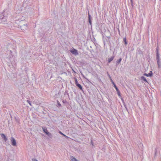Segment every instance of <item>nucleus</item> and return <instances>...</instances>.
Wrapping results in <instances>:
<instances>
[{"label": "nucleus", "instance_id": "nucleus-1", "mask_svg": "<svg viewBox=\"0 0 161 161\" xmlns=\"http://www.w3.org/2000/svg\"><path fill=\"white\" fill-rule=\"evenodd\" d=\"M70 51L71 53L75 55H77L78 54L77 51L74 48L71 50Z\"/></svg>", "mask_w": 161, "mask_h": 161}, {"label": "nucleus", "instance_id": "nucleus-2", "mask_svg": "<svg viewBox=\"0 0 161 161\" xmlns=\"http://www.w3.org/2000/svg\"><path fill=\"white\" fill-rule=\"evenodd\" d=\"M11 144L14 146H16V142L15 139L14 138L12 137L11 139Z\"/></svg>", "mask_w": 161, "mask_h": 161}, {"label": "nucleus", "instance_id": "nucleus-3", "mask_svg": "<svg viewBox=\"0 0 161 161\" xmlns=\"http://www.w3.org/2000/svg\"><path fill=\"white\" fill-rule=\"evenodd\" d=\"M43 131L47 134L48 135L50 134L49 132L48 131L47 128L45 127H43L42 128Z\"/></svg>", "mask_w": 161, "mask_h": 161}, {"label": "nucleus", "instance_id": "nucleus-4", "mask_svg": "<svg viewBox=\"0 0 161 161\" xmlns=\"http://www.w3.org/2000/svg\"><path fill=\"white\" fill-rule=\"evenodd\" d=\"M152 75H153V73L152 71H150L148 74L145 73L144 74V75H145L147 77L152 76Z\"/></svg>", "mask_w": 161, "mask_h": 161}, {"label": "nucleus", "instance_id": "nucleus-5", "mask_svg": "<svg viewBox=\"0 0 161 161\" xmlns=\"http://www.w3.org/2000/svg\"><path fill=\"white\" fill-rule=\"evenodd\" d=\"M156 57H157V63L158 64V66L159 67H160V65H159V54H156Z\"/></svg>", "mask_w": 161, "mask_h": 161}, {"label": "nucleus", "instance_id": "nucleus-6", "mask_svg": "<svg viewBox=\"0 0 161 161\" xmlns=\"http://www.w3.org/2000/svg\"><path fill=\"white\" fill-rule=\"evenodd\" d=\"M1 136L2 138L5 141H6L7 140V139L6 137L3 134H1Z\"/></svg>", "mask_w": 161, "mask_h": 161}, {"label": "nucleus", "instance_id": "nucleus-7", "mask_svg": "<svg viewBox=\"0 0 161 161\" xmlns=\"http://www.w3.org/2000/svg\"><path fill=\"white\" fill-rule=\"evenodd\" d=\"M114 58V56H112L111 57L108 58V63H110V62L111 61H112L113 59Z\"/></svg>", "mask_w": 161, "mask_h": 161}, {"label": "nucleus", "instance_id": "nucleus-8", "mask_svg": "<svg viewBox=\"0 0 161 161\" xmlns=\"http://www.w3.org/2000/svg\"><path fill=\"white\" fill-rule=\"evenodd\" d=\"M76 85L80 88V90H82V86H81V85L80 84H78Z\"/></svg>", "mask_w": 161, "mask_h": 161}, {"label": "nucleus", "instance_id": "nucleus-9", "mask_svg": "<svg viewBox=\"0 0 161 161\" xmlns=\"http://www.w3.org/2000/svg\"><path fill=\"white\" fill-rule=\"evenodd\" d=\"M117 94L118 95V96H119V97L121 98V99L122 100V101H123V98H121V94H120V91H119L118 92H117Z\"/></svg>", "mask_w": 161, "mask_h": 161}, {"label": "nucleus", "instance_id": "nucleus-10", "mask_svg": "<svg viewBox=\"0 0 161 161\" xmlns=\"http://www.w3.org/2000/svg\"><path fill=\"white\" fill-rule=\"evenodd\" d=\"M71 159L72 161H78L73 156L71 157Z\"/></svg>", "mask_w": 161, "mask_h": 161}, {"label": "nucleus", "instance_id": "nucleus-11", "mask_svg": "<svg viewBox=\"0 0 161 161\" xmlns=\"http://www.w3.org/2000/svg\"><path fill=\"white\" fill-rule=\"evenodd\" d=\"M141 78L144 81L146 82H147L146 79L144 77L142 76L141 77Z\"/></svg>", "mask_w": 161, "mask_h": 161}, {"label": "nucleus", "instance_id": "nucleus-12", "mask_svg": "<svg viewBox=\"0 0 161 161\" xmlns=\"http://www.w3.org/2000/svg\"><path fill=\"white\" fill-rule=\"evenodd\" d=\"M59 133L60 134H61L62 135H63L65 137H66V138H68V137L67 136H66L62 132H61L60 131H59Z\"/></svg>", "mask_w": 161, "mask_h": 161}, {"label": "nucleus", "instance_id": "nucleus-13", "mask_svg": "<svg viewBox=\"0 0 161 161\" xmlns=\"http://www.w3.org/2000/svg\"><path fill=\"white\" fill-rule=\"evenodd\" d=\"M121 58H120L117 61V64H119L120 63V62L121 61Z\"/></svg>", "mask_w": 161, "mask_h": 161}, {"label": "nucleus", "instance_id": "nucleus-14", "mask_svg": "<svg viewBox=\"0 0 161 161\" xmlns=\"http://www.w3.org/2000/svg\"><path fill=\"white\" fill-rule=\"evenodd\" d=\"M88 18H89V22L90 24H91V19H90V14H88Z\"/></svg>", "mask_w": 161, "mask_h": 161}, {"label": "nucleus", "instance_id": "nucleus-15", "mask_svg": "<svg viewBox=\"0 0 161 161\" xmlns=\"http://www.w3.org/2000/svg\"><path fill=\"white\" fill-rule=\"evenodd\" d=\"M75 84H76V85H77L78 84H79L78 83L77 80L76 78H75Z\"/></svg>", "mask_w": 161, "mask_h": 161}, {"label": "nucleus", "instance_id": "nucleus-16", "mask_svg": "<svg viewBox=\"0 0 161 161\" xmlns=\"http://www.w3.org/2000/svg\"><path fill=\"white\" fill-rule=\"evenodd\" d=\"M156 54H159L158 49V48H157V49H156Z\"/></svg>", "mask_w": 161, "mask_h": 161}, {"label": "nucleus", "instance_id": "nucleus-17", "mask_svg": "<svg viewBox=\"0 0 161 161\" xmlns=\"http://www.w3.org/2000/svg\"><path fill=\"white\" fill-rule=\"evenodd\" d=\"M124 41H125V44L126 45V44H127V42H126V39H125H125H124Z\"/></svg>", "mask_w": 161, "mask_h": 161}, {"label": "nucleus", "instance_id": "nucleus-18", "mask_svg": "<svg viewBox=\"0 0 161 161\" xmlns=\"http://www.w3.org/2000/svg\"><path fill=\"white\" fill-rule=\"evenodd\" d=\"M115 89H116L117 92L119 91L117 87L115 88Z\"/></svg>", "mask_w": 161, "mask_h": 161}, {"label": "nucleus", "instance_id": "nucleus-19", "mask_svg": "<svg viewBox=\"0 0 161 161\" xmlns=\"http://www.w3.org/2000/svg\"><path fill=\"white\" fill-rule=\"evenodd\" d=\"M32 161H38L35 159H32Z\"/></svg>", "mask_w": 161, "mask_h": 161}, {"label": "nucleus", "instance_id": "nucleus-20", "mask_svg": "<svg viewBox=\"0 0 161 161\" xmlns=\"http://www.w3.org/2000/svg\"><path fill=\"white\" fill-rule=\"evenodd\" d=\"M27 102H28L29 103V104L30 105H31V104L30 103V101H27Z\"/></svg>", "mask_w": 161, "mask_h": 161}, {"label": "nucleus", "instance_id": "nucleus-21", "mask_svg": "<svg viewBox=\"0 0 161 161\" xmlns=\"http://www.w3.org/2000/svg\"><path fill=\"white\" fill-rule=\"evenodd\" d=\"M114 87L115 88L117 87L116 86V85L115 84H114Z\"/></svg>", "mask_w": 161, "mask_h": 161}, {"label": "nucleus", "instance_id": "nucleus-22", "mask_svg": "<svg viewBox=\"0 0 161 161\" xmlns=\"http://www.w3.org/2000/svg\"><path fill=\"white\" fill-rule=\"evenodd\" d=\"M58 105L59 106H61V104L60 103H58Z\"/></svg>", "mask_w": 161, "mask_h": 161}, {"label": "nucleus", "instance_id": "nucleus-23", "mask_svg": "<svg viewBox=\"0 0 161 161\" xmlns=\"http://www.w3.org/2000/svg\"><path fill=\"white\" fill-rule=\"evenodd\" d=\"M112 84H113V85H114V84H115L114 82H113V81H112Z\"/></svg>", "mask_w": 161, "mask_h": 161}, {"label": "nucleus", "instance_id": "nucleus-24", "mask_svg": "<svg viewBox=\"0 0 161 161\" xmlns=\"http://www.w3.org/2000/svg\"><path fill=\"white\" fill-rule=\"evenodd\" d=\"M111 80V82H112V81H113V80H112L111 79V80Z\"/></svg>", "mask_w": 161, "mask_h": 161}, {"label": "nucleus", "instance_id": "nucleus-25", "mask_svg": "<svg viewBox=\"0 0 161 161\" xmlns=\"http://www.w3.org/2000/svg\"><path fill=\"white\" fill-rule=\"evenodd\" d=\"M131 0V1L132 0Z\"/></svg>", "mask_w": 161, "mask_h": 161}]
</instances>
